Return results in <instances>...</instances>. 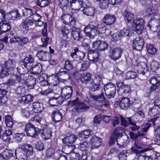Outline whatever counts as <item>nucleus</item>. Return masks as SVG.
<instances>
[{"label":"nucleus","mask_w":160,"mask_h":160,"mask_svg":"<svg viewBox=\"0 0 160 160\" xmlns=\"http://www.w3.org/2000/svg\"><path fill=\"white\" fill-rule=\"evenodd\" d=\"M144 145L138 143V141H136L134 144V146L131 149L134 153L138 155L137 160H152V156H148L145 155L143 152L152 149L151 148H147L142 149L140 150L143 148Z\"/></svg>","instance_id":"nucleus-1"},{"label":"nucleus","mask_w":160,"mask_h":160,"mask_svg":"<svg viewBox=\"0 0 160 160\" xmlns=\"http://www.w3.org/2000/svg\"><path fill=\"white\" fill-rule=\"evenodd\" d=\"M16 64L15 60L12 59H9L6 61L4 66L2 67L0 72L1 76L3 77L5 76H8L10 73L15 68Z\"/></svg>","instance_id":"nucleus-2"},{"label":"nucleus","mask_w":160,"mask_h":160,"mask_svg":"<svg viewBox=\"0 0 160 160\" xmlns=\"http://www.w3.org/2000/svg\"><path fill=\"white\" fill-rule=\"evenodd\" d=\"M104 90L106 96L108 98H113L116 94L115 85L112 83L108 82L104 85Z\"/></svg>","instance_id":"nucleus-3"},{"label":"nucleus","mask_w":160,"mask_h":160,"mask_svg":"<svg viewBox=\"0 0 160 160\" xmlns=\"http://www.w3.org/2000/svg\"><path fill=\"white\" fill-rule=\"evenodd\" d=\"M84 31L86 36H88L90 39L93 38L98 34L96 26L93 25L92 22L85 27Z\"/></svg>","instance_id":"nucleus-4"},{"label":"nucleus","mask_w":160,"mask_h":160,"mask_svg":"<svg viewBox=\"0 0 160 160\" xmlns=\"http://www.w3.org/2000/svg\"><path fill=\"white\" fill-rule=\"evenodd\" d=\"M24 131L26 132L27 135L32 137H35L40 132V130L38 128L30 123L26 124Z\"/></svg>","instance_id":"nucleus-5"},{"label":"nucleus","mask_w":160,"mask_h":160,"mask_svg":"<svg viewBox=\"0 0 160 160\" xmlns=\"http://www.w3.org/2000/svg\"><path fill=\"white\" fill-rule=\"evenodd\" d=\"M149 81L152 84L150 87L151 91H155L160 85V76L158 74L155 75L149 78Z\"/></svg>","instance_id":"nucleus-6"},{"label":"nucleus","mask_w":160,"mask_h":160,"mask_svg":"<svg viewBox=\"0 0 160 160\" xmlns=\"http://www.w3.org/2000/svg\"><path fill=\"white\" fill-rule=\"evenodd\" d=\"M122 52V50L120 48H111L109 56L112 59L116 61L121 57Z\"/></svg>","instance_id":"nucleus-7"},{"label":"nucleus","mask_w":160,"mask_h":160,"mask_svg":"<svg viewBox=\"0 0 160 160\" xmlns=\"http://www.w3.org/2000/svg\"><path fill=\"white\" fill-rule=\"evenodd\" d=\"M47 23H45L44 24V28L42 30V33L43 37L41 38V40L43 44L40 46L43 47H46L48 46L49 40L47 32Z\"/></svg>","instance_id":"nucleus-8"},{"label":"nucleus","mask_w":160,"mask_h":160,"mask_svg":"<svg viewBox=\"0 0 160 160\" xmlns=\"http://www.w3.org/2000/svg\"><path fill=\"white\" fill-rule=\"evenodd\" d=\"M71 35L73 39L76 41H81L83 37V35L82 34V31L79 28L72 27L71 28Z\"/></svg>","instance_id":"nucleus-9"},{"label":"nucleus","mask_w":160,"mask_h":160,"mask_svg":"<svg viewBox=\"0 0 160 160\" xmlns=\"http://www.w3.org/2000/svg\"><path fill=\"white\" fill-rule=\"evenodd\" d=\"M74 52L71 53L70 57L76 61L79 62L82 60L85 56V53L81 51L77 48H75Z\"/></svg>","instance_id":"nucleus-10"},{"label":"nucleus","mask_w":160,"mask_h":160,"mask_svg":"<svg viewBox=\"0 0 160 160\" xmlns=\"http://www.w3.org/2000/svg\"><path fill=\"white\" fill-rule=\"evenodd\" d=\"M144 43L143 38L140 37L136 38L133 39L132 42V47L133 49L140 51L143 47Z\"/></svg>","instance_id":"nucleus-11"},{"label":"nucleus","mask_w":160,"mask_h":160,"mask_svg":"<svg viewBox=\"0 0 160 160\" xmlns=\"http://www.w3.org/2000/svg\"><path fill=\"white\" fill-rule=\"evenodd\" d=\"M133 25L135 27L137 32L141 34L144 28V21L142 18H137L133 22Z\"/></svg>","instance_id":"nucleus-12"},{"label":"nucleus","mask_w":160,"mask_h":160,"mask_svg":"<svg viewBox=\"0 0 160 160\" xmlns=\"http://www.w3.org/2000/svg\"><path fill=\"white\" fill-rule=\"evenodd\" d=\"M92 47L95 49L102 51L107 48L108 45L106 41L99 40L93 42Z\"/></svg>","instance_id":"nucleus-13"},{"label":"nucleus","mask_w":160,"mask_h":160,"mask_svg":"<svg viewBox=\"0 0 160 160\" xmlns=\"http://www.w3.org/2000/svg\"><path fill=\"white\" fill-rule=\"evenodd\" d=\"M119 104L120 107L122 109L127 110L131 106V103L129 99L128 98L123 97L120 98L119 101L116 102L115 104Z\"/></svg>","instance_id":"nucleus-14"},{"label":"nucleus","mask_w":160,"mask_h":160,"mask_svg":"<svg viewBox=\"0 0 160 160\" xmlns=\"http://www.w3.org/2000/svg\"><path fill=\"white\" fill-rule=\"evenodd\" d=\"M102 21L107 26H111L115 23L116 18L114 15L108 13L105 15Z\"/></svg>","instance_id":"nucleus-15"},{"label":"nucleus","mask_w":160,"mask_h":160,"mask_svg":"<svg viewBox=\"0 0 160 160\" xmlns=\"http://www.w3.org/2000/svg\"><path fill=\"white\" fill-rule=\"evenodd\" d=\"M148 26L153 32L156 31L160 26V18H152L149 21Z\"/></svg>","instance_id":"nucleus-16"},{"label":"nucleus","mask_w":160,"mask_h":160,"mask_svg":"<svg viewBox=\"0 0 160 160\" xmlns=\"http://www.w3.org/2000/svg\"><path fill=\"white\" fill-rule=\"evenodd\" d=\"M90 107L87 106L84 103L80 102L77 107L72 108V114H76L78 113L83 111H85L89 109Z\"/></svg>","instance_id":"nucleus-17"},{"label":"nucleus","mask_w":160,"mask_h":160,"mask_svg":"<svg viewBox=\"0 0 160 160\" xmlns=\"http://www.w3.org/2000/svg\"><path fill=\"white\" fill-rule=\"evenodd\" d=\"M0 34L7 32L11 29V23L5 19L0 20Z\"/></svg>","instance_id":"nucleus-18"},{"label":"nucleus","mask_w":160,"mask_h":160,"mask_svg":"<svg viewBox=\"0 0 160 160\" xmlns=\"http://www.w3.org/2000/svg\"><path fill=\"white\" fill-rule=\"evenodd\" d=\"M69 72L67 71H64L63 69H61L57 75L59 77L60 81L64 82L70 78Z\"/></svg>","instance_id":"nucleus-19"},{"label":"nucleus","mask_w":160,"mask_h":160,"mask_svg":"<svg viewBox=\"0 0 160 160\" xmlns=\"http://www.w3.org/2000/svg\"><path fill=\"white\" fill-rule=\"evenodd\" d=\"M102 139L96 136H93L91 139L90 144L91 145V149L98 148L101 145Z\"/></svg>","instance_id":"nucleus-20"},{"label":"nucleus","mask_w":160,"mask_h":160,"mask_svg":"<svg viewBox=\"0 0 160 160\" xmlns=\"http://www.w3.org/2000/svg\"><path fill=\"white\" fill-rule=\"evenodd\" d=\"M22 147L17 148L15 150V155L18 160H26L27 159V154H26Z\"/></svg>","instance_id":"nucleus-21"},{"label":"nucleus","mask_w":160,"mask_h":160,"mask_svg":"<svg viewBox=\"0 0 160 160\" xmlns=\"http://www.w3.org/2000/svg\"><path fill=\"white\" fill-rule=\"evenodd\" d=\"M40 61H47L51 57V55L46 51L40 50L38 52L36 55Z\"/></svg>","instance_id":"nucleus-22"},{"label":"nucleus","mask_w":160,"mask_h":160,"mask_svg":"<svg viewBox=\"0 0 160 160\" xmlns=\"http://www.w3.org/2000/svg\"><path fill=\"white\" fill-rule=\"evenodd\" d=\"M25 81H24L27 86L30 89L34 88L36 83V78L32 75H28L25 77Z\"/></svg>","instance_id":"nucleus-23"},{"label":"nucleus","mask_w":160,"mask_h":160,"mask_svg":"<svg viewBox=\"0 0 160 160\" xmlns=\"http://www.w3.org/2000/svg\"><path fill=\"white\" fill-rule=\"evenodd\" d=\"M92 75L89 72L82 73L80 77L81 82L83 84H88L91 83Z\"/></svg>","instance_id":"nucleus-24"},{"label":"nucleus","mask_w":160,"mask_h":160,"mask_svg":"<svg viewBox=\"0 0 160 160\" xmlns=\"http://www.w3.org/2000/svg\"><path fill=\"white\" fill-rule=\"evenodd\" d=\"M70 6L72 10H79L82 6L83 2L82 0H72L70 1Z\"/></svg>","instance_id":"nucleus-25"},{"label":"nucleus","mask_w":160,"mask_h":160,"mask_svg":"<svg viewBox=\"0 0 160 160\" xmlns=\"http://www.w3.org/2000/svg\"><path fill=\"white\" fill-rule=\"evenodd\" d=\"M136 69L138 73L143 75L145 74L148 70L147 64L143 62L138 63L137 64Z\"/></svg>","instance_id":"nucleus-26"},{"label":"nucleus","mask_w":160,"mask_h":160,"mask_svg":"<svg viewBox=\"0 0 160 160\" xmlns=\"http://www.w3.org/2000/svg\"><path fill=\"white\" fill-rule=\"evenodd\" d=\"M128 139V136H124L123 137L117 138V145L120 148L122 149L126 147L129 142Z\"/></svg>","instance_id":"nucleus-27"},{"label":"nucleus","mask_w":160,"mask_h":160,"mask_svg":"<svg viewBox=\"0 0 160 160\" xmlns=\"http://www.w3.org/2000/svg\"><path fill=\"white\" fill-rule=\"evenodd\" d=\"M51 117L55 122H59L62 119V115L59 109H56L53 111Z\"/></svg>","instance_id":"nucleus-28"},{"label":"nucleus","mask_w":160,"mask_h":160,"mask_svg":"<svg viewBox=\"0 0 160 160\" xmlns=\"http://www.w3.org/2000/svg\"><path fill=\"white\" fill-rule=\"evenodd\" d=\"M158 6L155 4L153 5L150 3L147 7L146 10L147 15L148 16H151L156 13L157 11Z\"/></svg>","instance_id":"nucleus-29"},{"label":"nucleus","mask_w":160,"mask_h":160,"mask_svg":"<svg viewBox=\"0 0 160 160\" xmlns=\"http://www.w3.org/2000/svg\"><path fill=\"white\" fill-rule=\"evenodd\" d=\"M34 97L31 94H29L21 97L19 99L20 103L23 104H27L33 101Z\"/></svg>","instance_id":"nucleus-30"},{"label":"nucleus","mask_w":160,"mask_h":160,"mask_svg":"<svg viewBox=\"0 0 160 160\" xmlns=\"http://www.w3.org/2000/svg\"><path fill=\"white\" fill-rule=\"evenodd\" d=\"M42 67L40 63H38L35 65H32L30 71L32 74L37 75L40 74L42 72Z\"/></svg>","instance_id":"nucleus-31"},{"label":"nucleus","mask_w":160,"mask_h":160,"mask_svg":"<svg viewBox=\"0 0 160 160\" xmlns=\"http://www.w3.org/2000/svg\"><path fill=\"white\" fill-rule=\"evenodd\" d=\"M121 121V124L122 126H126L127 125V123L125 121V119L123 117L120 116L119 117H115L113 118V121L112 123L113 127H115L116 125L118 124L120 121Z\"/></svg>","instance_id":"nucleus-32"},{"label":"nucleus","mask_w":160,"mask_h":160,"mask_svg":"<svg viewBox=\"0 0 160 160\" xmlns=\"http://www.w3.org/2000/svg\"><path fill=\"white\" fill-rule=\"evenodd\" d=\"M48 81L49 82V85L54 86H58L60 81L58 77L55 75H52L48 77Z\"/></svg>","instance_id":"nucleus-33"},{"label":"nucleus","mask_w":160,"mask_h":160,"mask_svg":"<svg viewBox=\"0 0 160 160\" xmlns=\"http://www.w3.org/2000/svg\"><path fill=\"white\" fill-rule=\"evenodd\" d=\"M98 53L94 50H90L88 52V58L89 61L93 63L97 62L98 61Z\"/></svg>","instance_id":"nucleus-34"},{"label":"nucleus","mask_w":160,"mask_h":160,"mask_svg":"<svg viewBox=\"0 0 160 160\" xmlns=\"http://www.w3.org/2000/svg\"><path fill=\"white\" fill-rule=\"evenodd\" d=\"M61 31L63 34L62 38L64 41L63 42L64 44L63 45L62 44V45L64 46V47H66L67 45L65 41L68 38V34L69 33V31L68 28L66 26H62L61 27Z\"/></svg>","instance_id":"nucleus-35"},{"label":"nucleus","mask_w":160,"mask_h":160,"mask_svg":"<svg viewBox=\"0 0 160 160\" xmlns=\"http://www.w3.org/2000/svg\"><path fill=\"white\" fill-rule=\"evenodd\" d=\"M124 19L127 20L128 23L133 22L134 20V15L132 13L129 12L127 10L124 11L123 13Z\"/></svg>","instance_id":"nucleus-36"},{"label":"nucleus","mask_w":160,"mask_h":160,"mask_svg":"<svg viewBox=\"0 0 160 160\" xmlns=\"http://www.w3.org/2000/svg\"><path fill=\"white\" fill-rule=\"evenodd\" d=\"M61 97H59L56 98L53 97L49 99V103L51 106L54 107L57 106L59 104H61L63 102Z\"/></svg>","instance_id":"nucleus-37"},{"label":"nucleus","mask_w":160,"mask_h":160,"mask_svg":"<svg viewBox=\"0 0 160 160\" xmlns=\"http://www.w3.org/2000/svg\"><path fill=\"white\" fill-rule=\"evenodd\" d=\"M77 138V137L74 135H71L65 137L62 139V141L64 144H72L75 142Z\"/></svg>","instance_id":"nucleus-38"},{"label":"nucleus","mask_w":160,"mask_h":160,"mask_svg":"<svg viewBox=\"0 0 160 160\" xmlns=\"http://www.w3.org/2000/svg\"><path fill=\"white\" fill-rule=\"evenodd\" d=\"M90 98L95 101L102 103H104L106 101V98L104 96L103 93H101L99 95H90Z\"/></svg>","instance_id":"nucleus-39"},{"label":"nucleus","mask_w":160,"mask_h":160,"mask_svg":"<svg viewBox=\"0 0 160 160\" xmlns=\"http://www.w3.org/2000/svg\"><path fill=\"white\" fill-rule=\"evenodd\" d=\"M27 66V65L21 62L16 69L18 72L20 74H24L28 71V68Z\"/></svg>","instance_id":"nucleus-40"},{"label":"nucleus","mask_w":160,"mask_h":160,"mask_svg":"<svg viewBox=\"0 0 160 160\" xmlns=\"http://www.w3.org/2000/svg\"><path fill=\"white\" fill-rule=\"evenodd\" d=\"M41 136L45 140L50 139L52 136V132L49 128H44L40 130Z\"/></svg>","instance_id":"nucleus-41"},{"label":"nucleus","mask_w":160,"mask_h":160,"mask_svg":"<svg viewBox=\"0 0 160 160\" xmlns=\"http://www.w3.org/2000/svg\"><path fill=\"white\" fill-rule=\"evenodd\" d=\"M32 106V110L35 112H41L43 110V105L40 102H35L33 104Z\"/></svg>","instance_id":"nucleus-42"},{"label":"nucleus","mask_w":160,"mask_h":160,"mask_svg":"<svg viewBox=\"0 0 160 160\" xmlns=\"http://www.w3.org/2000/svg\"><path fill=\"white\" fill-rule=\"evenodd\" d=\"M34 24V22L32 20L30 19H26L22 22L21 25L22 27L25 29L27 32L28 29L29 27L32 26Z\"/></svg>","instance_id":"nucleus-43"},{"label":"nucleus","mask_w":160,"mask_h":160,"mask_svg":"<svg viewBox=\"0 0 160 160\" xmlns=\"http://www.w3.org/2000/svg\"><path fill=\"white\" fill-rule=\"evenodd\" d=\"M69 0H59L58 5L64 11H66L68 8Z\"/></svg>","instance_id":"nucleus-44"},{"label":"nucleus","mask_w":160,"mask_h":160,"mask_svg":"<svg viewBox=\"0 0 160 160\" xmlns=\"http://www.w3.org/2000/svg\"><path fill=\"white\" fill-rule=\"evenodd\" d=\"M12 133L11 130L8 129L5 131L2 134V138L3 140L6 142H8L11 139V136Z\"/></svg>","instance_id":"nucleus-45"},{"label":"nucleus","mask_w":160,"mask_h":160,"mask_svg":"<svg viewBox=\"0 0 160 160\" xmlns=\"http://www.w3.org/2000/svg\"><path fill=\"white\" fill-rule=\"evenodd\" d=\"M23 148L28 156H30L33 154V148L30 144H25L22 146Z\"/></svg>","instance_id":"nucleus-46"},{"label":"nucleus","mask_w":160,"mask_h":160,"mask_svg":"<svg viewBox=\"0 0 160 160\" xmlns=\"http://www.w3.org/2000/svg\"><path fill=\"white\" fill-rule=\"evenodd\" d=\"M5 122L7 126L12 128L14 123V121L10 115H6L5 117Z\"/></svg>","instance_id":"nucleus-47"},{"label":"nucleus","mask_w":160,"mask_h":160,"mask_svg":"<svg viewBox=\"0 0 160 160\" xmlns=\"http://www.w3.org/2000/svg\"><path fill=\"white\" fill-rule=\"evenodd\" d=\"M34 61L33 56L30 54L27 55L25 58L23 59L21 62L26 65H28L32 63Z\"/></svg>","instance_id":"nucleus-48"},{"label":"nucleus","mask_w":160,"mask_h":160,"mask_svg":"<svg viewBox=\"0 0 160 160\" xmlns=\"http://www.w3.org/2000/svg\"><path fill=\"white\" fill-rule=\"evenodd\" d=\"M131 105L133 110L137 111L141 108V104L139 100L138 99H135L132 102Z\"/></svg>","instance_id":"nucleus-49"},{"label":"nucleus","mask_w":160,"mask_h":160,"mask_svg":"<svg viewBox=\"0 0 160 160\" xmlns=\"http://www.w3.org/2000/svg\"><path fill=\"white\" fill-rule=\"evenodd\" d=\"M94 12V9L93 7H88L83 10V13L87 16H92Z\"/></svg>","instance_id":"nucleus-50"},{"label":"nucleus","mask_w":160,"mask_h":160,"mask_svg":"<svg viewBox=\"0 0 160 160\" xmlns=\"http://www.w3.org/2000/svg\"><path fill=\"white\" fill-rule=\"evenodd\" d=\"M123 133V129L122 127H118L114 130L113 135H115L117 138L122 137Z\"/></svg>","instance_id":"nucleus-51"},{"label":"nucleus","mask_w":160,"mask_h":160,"mask_svg":"<svg viewBox=\"0 0 160 160\" xmlns=\"http://www.w3.org/2000/svg\"><path fill=\"white\" fill-rule=\"evenodd\" d=\"M146 49L148 53L151 55L155 54L157 52V49L152 44H148L146 46Z\"/></svg>","instance_id":"nucleus-52"},{"label":"nucleus","mask_w":160,"mask_h":160,"mask_svg":"<svg viewBox=\"0 0 160 160\" xmlns=\"http://www.w3.org/2000/svg\"><path fill=\"white\" fill-rule=\"evenodd\" d=\"M104 24L103 23H101L96 26L98 32L99 34L104 33L105 32L106 28Z\"/></svg>","instance_id":"nucleus-53"},{"label":"nucleus","mask_w":160,"mask_h":160,"mask_svg":"<svg viewBox=\"0 0 160 160\" xmlns=\"http://www.w3.org/2000/svg\"><path fill=\"white\" fill-rule=\"evenodd\" d=\"M160 112V109L153 106L150 108L148 111V114L151 116H154Z\"/></svg>","instance_id":"nucleus-54"},{"label":"nucleus","mask_w":160,"mask_h":160,"mask_svg":"<svg viewBox=\"0 0 160 160\" xmlns=\"http://www.w3.org/2000/svg\"><path fill=\"white\" fill-rule=\"evenodd\" d=\"M29 41V39L27 37H19L18 45L19 46H22L26 44Z\"/></svg>","instance_id":"nucleus-55"},{"label":"nucleus","mask_w":160,"mask_h":160,"mask_svg":"<svg viewBox=\"0 0 160 160\" xmlns=\"http://www.w3.org/2000/svg\"><path fill=\"white\" fill-rule=\"evenodd\" d=\"M110 38L114 41H117L120 38V36L117 32L111 31L110 32Z\"/></svg>","instance_id":"nucleus-56"},{"label":"nucleus","mask_w":160,"mask_h":160,"mask_svg":"<svg viewBox=\"0 0 160 160\" xmlns=\"http://www.w3.org/2000/svg\"><path fill=\"white\" fill-rule=\"evenodd\" d=\"M91 83L100 85L102 83L101 76L99 74L95 75L94 78H92Z\"/></svg>","instance_id":"nucleus-57"},{"label":"nucleus","mask_w":160,"mask_h":160,"mask_svg":"<svg viewBox=\"0 0 160 160\" xmlns=\"http://www.w3.org/2000/svg\"><path fill=\"white\" fill-rule=\"evenodd\" d=\"M131 92V88L128 85H125L124 87L120 89V92L118 93L121 94H127Z\"/></svg>","instance_id":"nucleus-58"},{"label":"nucleus","mask_w":160,"mask_h":160,"mask_svg":"<svg viewBox=\"0 0 160 160\" xmlns=\"http://www.w3.org/2000/svg\"><path fill=\"white\" fill-rule=\"evenodd\" d=\"M120 37H129L131 33L130 29L128 28H124L121 30L119 32Z\"/></svg>","instance_id":"nucleus-59"},{"label":"nucleus","mask_w":160,"mask_h":160,"mask_svg":"<svg viewBox=\"0 0 160 160\" xmlns=\"http://www.w3.org/2000/svg\"><path fill=\"white\" fill-rule=\"evenodd\" d=\"M91 135V132L90 130H86L82 131L78 133L79 137L87 138Z\"/></svg>","instance_id":"nucleus-60"},{"label":"nucleus","mask_w":160,"mask_h":160,"mask_svg":"<svg viewBox=\"0 0 160 160\" xmlns=\"http://www.w3.org/2000/svg\"><path fill=\"white\" fill-rule=\"evenodd\" d=\"M137 77V73L135 72L130 71L126 73L125 77L126 79H134Z\"/></svg>","instance_id":"nucleus-61"},{"label":"nucleus","mask_w":160,"mask_h":160,"mask_svg":"<svg viewBox=\"0 0 160 160\" xmlns=\"http://www.w3.org/2000/svg\"><path fill=\"white\" fill-rule=\"evenodd\" d=\"M12 156L13 153L12 151L11 150L6 149L3 151L2 157L5 159L8 160Z\"/></svg>","instance_id":"nucleus-62"},{"label":"nucleus","mask_w":160,"mask_h":160,"mask_svg":"<svg viewBox=\"0 0 160 160\" xmlns=\"http://www.w3.org/2000/svg\"><path fill=\"white\" fill-rule=\"evenodd\" d=\"M11 15L12 18L11 20H17L19 19L21 17V15L18 12L17 10L12 11L11 12Z\"/></svg>","instance_id":"nucleus-63"},{"label":"nucleus","mask_w":160,"mask_h":160,"mask_svg":"<svg viewBox=\"0 0 160 160\" xmlns=\"http://www.w3.org/2000/svg\"><path fill=\"white\" fill-rule=\"evenodd\" d=\"M73 68L72 62L69 60H67L65 61L64 69L69 71Z\"/></svg>","instance_id":"nucleus-64"}]
</instances>
